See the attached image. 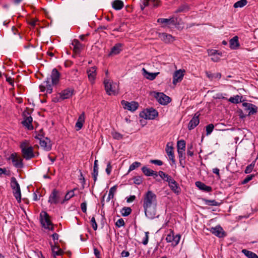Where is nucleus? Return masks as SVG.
Listing matches in <instances>:
<instances>
[{
  "instance_id": "59",
  "label": "nucleus",
  "mask_w": 258,
  "mask_h": 258,
  "mask_svg": "<svg viewBox=\"0 0 258 258\" xmlns=\"http://www.w3.org/2000/svg\"><path fill=\"white\" fill-rule=\"evenodd\" d=\"M5 76L6 78L7 82H8L12 86H14L13 79L11 77L8 76V75H5Z\"/></svg>"
},
{
  "instance_id": "18",
  "label": "nucleus",
  "mask_w": 258,
  "mask_h": 258,
  "mask_svg": "<svg viewBox=\"0 0 258 258\" xmlns=\"http://www.w3.org/2000/svg\"><path fill=\"white\" fill-rule=\"evenodd\" d=\"M37 138V137H36ZM39 144L40 146L45 150L48 151L51 149V144L50 141L47 138L45 139H39Z\"/></svg>"
},
{
  "instance_id": "7",
  "label": "nucleus",
  "mask_w": 258,
  "mask_h": 258,
  "mask_svg": "<svg viewBox=\"0 0 258 258\" xmlns=\"http://www.w3.org/2000/svg\"><path fill=\"white\" fill-rule=\"evenodd\" d=\"M62 196V193L56 189H53L51 194L50 195L48 202L51 204H57L61 203V199Z\"/></svg>"
},
{
  "instance_id": "52",
  "label": "nucleus",
  "mask_w": 258,
  "mask_h": 258,
  "mask_svg": "<svg viewBox=\"0 0 258 258\" xmlns=\"http://www.w3.org/2000/svg\"><path fill=\"white\" fill-rule=\"evenodd\" d=\"M254 177V175H247L241 182L242 184H244L250 181Z\"/></svg>"
},
{
  "instance_id": "4",
  "label": "nucleus",
  "mask_w": 258,
  "mask_h": 258,
  "mask_svg": "<svg viewBox=\"0 0 258 258\" xmlns=\"http://www.w3.org/2000/svg\"><path fill=\"white\" fill-rule=\"evenodd\" d=\"M21 148L23 157L26 160H30L35 157L33 148L32 146H28L27 142H23L21 144Z\"/></svg>"
},
{
  "instance_id": "37",
  "label": "nucleus",
  "mask_w": 258,
  "mask_h": 258,
  "mask_svg": "<svg viewBox=\"0 0 258 258\" xmlns=\"http://www.w3.org/2000/svg\"><path fill=\"white\" fill-rule=\"evenodd\" d=\"M116 189L117 185H114L110 188L108 196L107 198V202H109L111 199L114 198V195L116 191Z\"/></svg>"
},
{
  "instance_id": "61",
  "label": "nucleus",
  "mask_w": 258,
  "mask_h": 258,
  "mask_svg": "<svg viewBox=\"0 0 258 258\" xmlns=\"http://www.w3.org/2000/svg\"><path fill=\"white\" fill-rule=\"evenodd\" d=\"M81 208L84 213H86L87 211V203L84 202L81 204Z\"/></svg>"
},
{
  "instance_id": "28",
  "label": "nucleus",
  "mask_w": 258,
  "mask_h": 258,
  "mask_svg": "<svg viewBox=\"0 0 258 258\" xmlns=\"http://www.w3.org/2000/svg\"><path fill=\"white\" fill-rule=\"evenodd\" d=\"M196 186L201 190L206 192H210L212 191V187L210 186L206 185L205 183L201 181H197L196 182Z\"/></svg>"
},
{
  "instance_id": "50",
  "label": "nucleus",
  "mask_w": 258,
  "mask_h": 258,
  "mask_svg": "<svg viewBox=\"0 0 258 258\" xmlns=\"http://www.w3.org/2000/svg\"><path fill=\"white\" fill-rule=\"evenodd\" d=\"M254 164H255L254 162H253L250 165H248L245 169V173H250L254 168Z\"/></svg>"
},
{
  "instance_id": "62",
  "label": "nucleus",
  "mask_w": 258,
  "mask_h": 258,
  "mask_svg": "<svg viewBox=\"0 0 258 258\" xmlns=\"http://www.w3.org/2000/svg\"><path fill=\"white\" fill-rule=\"evenodd\" d=\"M111 166L110 162H109L107 165V168L106 169V172L108 175H109L111 171Z\"/></svg>"
},
{
  "instance_id": "16",
  "label": "nucleus",
  "mask_w": 258,
  "mask_h": 258,
  "mask_svg": "<svg viewBox=\"0 0 258 258\" xmlns=\"http://www.w3.org/2000/svg\"><path fill=\"white\" fill-rule=\"evenodd\" d=\"M74 92V90L73 89H66L59 93L60 98L61 100L69 99L73 96Z\"/></svg>"
},
{
  "instance_id": "58",
  "label": "nucleus",
  "mask_w": 258,
  "mask_h": 258,
  "mask_svg": "<svg viewBox=\"0 0 258 258\" xmlns=\"http://www.w3.org/2000/svg\"><path fill=\"white\" fill-rule=\"evenodd\" d=\"M159 0H150V4L153 5V7H157L160 5Z\"/></svg>"
},
{
  "instance_id": "40",
  "label": "nucleus",
  "mask_w": 258,
  "mask_h": 258,
  "mask_svg": "<svg viewBox=\"0 0 258 258\" xmlns=\"http://www.w3.org/2000/svg\"><path fill=\"white\" fill-rule=\"evenodd\" d=\"M186 143L185 141L181 140L178 141L177 143V150L179 151H185V150Z\"/></svg>"
},
{
  "instance_id": "34",
  "label": "nucleus",
  "mask_w": 258,
  "mask_h": 258,
  "mask_svg": "<svg viewBox=\"0 0 258 258\" xmlns=\"http://www.w3.org/2000/svg\"><path fill=\"white\" fill-rule=\"evenodd\" d=\"M206 75L210 81L213 80L214 79H220L221 77V74L219 73L212 74L207 71L206 72Z\"/></svg>"
},
{
  "instance_id": "60",
  "label": "nucleus",
  "mask_w": 258,
  "mask_h": 258,
  "mask_svg": "<svg viewBox=\"0 0 258 258\" xmlns=\"http://www.w3.org/2000/svg\"><path fill=\"white\" fill-rule=\"evenodd\" d=\"M142 182V178L140 176L136 177L134 178V183L136 184H140Z\"/></svg>"
},
{
  "instance_id": "53",
  "label": "nucleus",
  "mask_w": 258,
  "mask_h": 258,
  "mask_svg": "<svg viewBox=\"0 0 258 258\" xmlns=\"http://www.w3.org/2000/svg\"><path fill=\"white\" fill-rule=\"evenodd\" d=\"M91 225H92V228L94 230H96L97 229V224L96 222V220H95V217H93L92 218H91Z\"/></svg>"
},
{
  "instance_id": "43",
  "label": "nucleus",
  "mask_w": 258,
  "mask_h": 258,
  "mask_svg": "<svg viewBox=\"0 0 258 258\" xmlns=\"http://www.w3.org/2000/svg\"><path fill=\"white\" fill-rule=\"evenodd\" d=\"M131 212L132 209L130 207H123L121 211V215L123 216H127Z\"/></svg>"
},
{
  "instance_id": "63",
  "label": "nucleus",
  "mask_w": 258,
  "mask_h": 258,
  "mask_svg": "<svg viewBox=\"0 0 258 258\" xmlns=\"http://www.w3.org/2000/svg\"><path fill=\"white\" fill-rule=\"evenodd\" d=\"M151 162L152 163H153V164H156V165H158L159 166H161L163 164L162 161L161 160H151Z\"/></svg>"
},
{
  "instance_id": "6",
  "label": "nucleus",
  "mask_w": 258,
  "mask_h": 258,
  "mask_svg": "<svg viewBox=\"0 0 258 258\" xmlns=\"http://www.w3.org/2000/svg\"><path fill=\"white\" fill-rule=\"evenodd\" d=\"M40 216L42 226L51 231L54 230L53 226L50 220L48 214L45 212H42L40 214Z\"/></svg>"
},
{
  "instance_id": "36",
  "label": "nucleus",
  "mask_w": 258,
  "mask_h": 258,
  "mask_svg": "<svg viewBox=\"0 0 258 258\" xmlns=\"http://www.w3.org/2000/svg\"><path fill=\"white\" fill-rule=\"evenodd\" d=\"M242 252L248 258H258V256L255 253L247 249H242Z\"/></svg>"
},
{
  "instance_id": "1",
  "label": "nucleus",
  "mask_w": 258,
  "mask_h": 258,
  "mask_svg": "<svg viewBox=\"0 0 258 258\" xmlns=\"http://www.w3.org/2000/svg\"><path fill=\"white\" fill-rule=\"evenodd\" d=\"M60 79V74L56 69H53L51 72L50 78H47L43 84L40 85L39 88L41 92L46 91L47 93L52 92V86L58 84Z\"/></svg>"
},
{
  "instance_id": "22",
  "label": "nucleus",
  "mask_w": 258,
  "mask_h": 258,
  "mask_svg": "<svg viewBox=\"0 0 258 258\" xmlns=\"http://www.w3.org/2000/svg\"><path fill=\"white\" fill-rule=\"evenodd\" d=\"M85 112H83L79 116L77 121L75 124V127L77 131H79L82 128L83 124L85 122Z\"/></svg>"
},
{
  "instance_id": "41",
  "label": "nucleus",
  "mask_w": 258,
  "mask_h": 258,
  "mask_svg": "<svg viewBox=\"0 0 258 258\" xmlns=\"http://www.w3.org/2000/svg\"><path fill=\"white\" fill-rule=\"evenodd\" d=\"M205 204L206 205L209 206H218L220 205V203L217 202L216 201L213 200H204Z\"/></svg>"
},
{
  "instance_id": "49",
  "label": "nucleus",
  "mask_w": 258,
  "mask_h": 258,
  "mask_svg": "<svg viewBox=\"0 0 258 258\" xmlns=\"http://www.w3.org/2000/svg\"><path fill=\"white\" fill-rule=\"evenodd\" d=\"M214 128V126L213 124H210L206 126V134L207 135H210L213 132Z\"/></svg>"
},
{
  "instance_id": "25",
  "label": "nucleus",
  "mask_w": 258,
  "mask_h": 258,
  "mask_svg": "<svg viewBox=\"0 0 258 258\" xmlns=\"http://www.w3.org/2000/svg\"><path fill=\"white\" fill-rule=\"evenodd\" d=\"M96 67L94 66L89 68L87 71L89 80L92 82H93L96 78Z\"/></svg>"
},
{
  "instance_id": "55",
  "label": "nucleus",
  "mask_w": 258,
  "mask_h": 258,
  "mask_svg": "<svg viewBox=\"0 0 258 258\" xmlns=\"http://www.w3.org/2000/svg\"><path fill=\"white\" fill-rule=\"evenodd\" d=\"M184 151H181V150L179 151V150H178L177 153H178L179 159L182 160V159H185V155Z\"/></svg>"
},
{
  "instance_id": "14",
  "label": "nucleus",
  "mask_w": 258,
  "mask_h": 258,
  "mask_svg": "<svg viewBox=\"0 0 258 258\" xmlns=\"http://www.w3.org/2000/svg\"><path fill=\"white\" fill-rule=\"evenodd\" d=\"M121 104L124 109H127L131 111H135L139 106L138 103L135 101L129 102L124 100H122L121 101Z\"/></svg>"
},
{
  "instance_id": "33",
  "label": "nucleus",
  "mask_w": 258,
  "mask_h": 258,
  "mask_svg": "<svg viewBox=\"0 0 258 258\" xmlns=\"http://www.w3.org/2000/svg\"><path fill=\"white\" fill-rule=\"evenodd\" d=\"M77 189H78L77 188H75L73 189L68 191L65 195L64 200L61 202V203L63 204L64 203V201H68L72 198L74 197L75 196V191Z\"/></svg>"
},
{
  "instance_id": "15",
  "label": "nucleus",
  "mask_w": 258,
  "mask_h": 258,
  "mask_svg": "<svg viewBox=\"0 0 258 258\" xmlns=\"http://www.w3.org/2000/svg\"><path fill=\"white\" fill-rule=\"evenodd\" d=\"M184 70H179L174 73L172 82L174 85H176L177 83L180 82L182 81L184 76Z\"/></svg>"
},
{
  "instance_id": "39",
  "label": "nucleus",
  "mask_w": 258,
  "mask_h": 258,
  "mask_svg": "<svg viewBox=\"0 0 258 258\" xmlns=\"http://www.w3.org/2000/svg\"><path fill=\"white\" fill-rule=\"evenodd\" d=\"M158 23L161 24H174V20L173 18L170 19L159 18L157 20Z\"/></svg>"
},
{
  "instance_id": "38",
  "label": "nucleus",
  "mask_w": 258,
  "mask_h": 258,
  "mask_svg": "<svg viewBox=\"0 0 258 258\" xmlns=\"http://www.w3.org/2000/svg\"><path fill=\"white\" fill-rule=\"evenodd\" d=\"M159 175L161 178L168 182H170V181L173 179L170 175L166 174L162 171H159Z\"/></svg>"
},
{
  "instance_id": "20",
  "label": "nucleus",
  "mask_w": 258,
  "mask_h": 258,
  "mask_svg": "<svg viewBox=\"0 0 258 258\" xmlns=\"http://www.w3.org/2000/svg\"><path fill=\"white\" fill-rule=\"evenodd\" d=\"M200 114L198 113L195 114L192 119L190 120L188 124V128L189 130H191L196 127L199 123V117Z\"/></svg>"
},
{
  "instance_id": "9",
  "label": "nucleus",
  "mask_w": 258,
  "mask_h": 258,
  "mask_svg": "<svg viewBox=\"0 0 258 258\" xmlns=\"http://www.w3.org/2000/svg\"><path fill=\"white\" fill-rule=\"evenodd\" d=\"M146 216L150 219H153L157 216V206H148L143 207Z\"/></svg>"
},
{
  "instance_id": "44",
  "label": "nucleus",
  "mask_w": 258,
  "mask_h": 258,
  "mask_svg": "<svg viewBox=\"0 0 258 258\" xmlns=\"http://www.w3.org/2000/svg\"><path fill=\"white\" fill-rule=\"evenodd\" d=\"M143 172L145 175L148 176H152L153 173V170L148 168L146 166H144L142 168Z\"/></svg>"
},
{
  "instance_id": "5",
  "label": "nucleus",
  "mask_w": 258,
  "mask_h": 258,
  "mask_svg": "<svg viewBox=\"0 0 258 258\" xmlns=\"http://www.w3.org/2000/svg\"><path fill=\"white\" fill-rule=\"evenodd\" d=\"M11 186L13 190V195L18 203L21 201V193L20 185L15 177L11 180Z\"/></svg>"
},
{
  "instance_id": "48",
  "label": "nucleus",
  "mask_w": 258,
  "mask_h": 258,
  "mask_svg": "<svg viewBox=\"0 0 258 258\" xmlns=\"http://www.w3.org/2000/svg\"><path fill=\"white\" fill-rule=\"evenodd\" d=\"M141 164L140 162H134L133 163H132L129 168V171H132L136 169L137 168L140 167L141 166Z\"/></svg>"
},
{
  "instance_id": "64",
  "label": "nucleus",
  "mask_w": 258,
  "mask_h": 258,
  "mask_svg": "<svg viewBox=\"0 0 258 258\" xmlns=\"http://www.w3.org/2000/svg\"><path fill=\"white\" fill-rule=\"evenodd\" d=\"M136 199L135 196H130L128 198H127L126 202L127 203H131L133 202Z\"/></svg>"
},
{
  "instance_id": "31",
  "label": "nucleus",
  "mask_w": 258,
  "mask_h": 258,
  "mask_svg": "<svg viewBox=\"0 0 258 258\" xmlns=\"http://www.w3.org/2000/svg\"><path fill=\"white\" fill-rule=\"evenodd\" d=\"M122 44L121 43H117L115 44L111 49L109 53V55H116L118 54L121 50Z\"/></svg>"
},
{
  "instance_id": "10",
  "label": "nucleus",
  "mask_w": 258,
  "mask_h": 258,
  "mask_svg": "<svg viewBox=\"0 0 258 258\" xmlns=\"http://www.w3.org/2000/svg\"><path fill=\"white\" fill-rule=\"evenodd\" d=\"M180 235L177 234L174 235L173 231L170 230L169 233L167 235L166 240L167 242H172L174 246L177 245L180 239Z\"/></svg>"
},
{
  "instance_id": "54",
  "label": "nucleus",
  "mask_w": 258,
  "mask_h": 258,
  "mask_svg": "<svg viewBox=\"0 0 258 258\" xmlns=\"http://www.w3.org/2000/svg\"><path fill=\"white\" fill-rule=\"evenodd\" d=\"M208 53L209 55H211V56H215V55H216V54H217L221 55V53L218 52V51L216 50H213V49L208 50Z\"/></svg>"
},
{
  "instance_id": "45",
  "label": "nucleus",
  "mask_w": 258,
  "mask_h": 258,
  "mask_svg": "<svg viewBox=\"0 0 258 258\" xmlns=\"http://www.w3.org/2000/svg\"><path fill=\"white\" fill-rule=\"evenodd\" d=\"M194 146L192 143L187 145V154L189 156H192L194 155Z\"/></svg>"
},
{
  "instance_id": "42",
  "label": "nucleus",
  "mask_w": 258,
  "mask_h": 258,
  "mask_svg": "<svg viewBox=\"0 0 258 258\" xmlns=\"http://www.w3.org/2000/svg\"><path fill=\"white\" fill-rule=\"evenodd\" d=\"M247 4L246 0H240L236 2L233 7L235 8H242Z\"/></svg>"
},
{
  "instance_id": "13",
  "label": "nucleus",
  "mask_w": 258,
  "mask_h": 258,
  "mask_svg": "<svg viewBox=\"0 0 258 258\" xmlns=\"http://www.w3.org/2000/svg\"><path fill=\"white\" fill-rule=\"evenodd\" d=\"M13 162V165L18 168H21L23 166L22 158L18 156L16 153H12L9 157Z\"/></svg>"
},
{
  "instance_id": "26",
  "label": "nucleus",
  "mask_w": 258,
  "mask_h": 258,
  "mask_svg": "<svg viewBox=\"0 0 258 258\" xmlns=\"http://www.w3.org/2000/svg\"><path fill=\"white\" fill-rule=\"evenodd\" d=\"M168 185L174 192L177 194L180 192V187L178 186L177 183L173 179L168 182Z\"/></svg>"
},
{
  "instance_id": "51",
  "label": "nucleus",
  "mask_w": 258,
  "mask_h": 258,
  "mask_svg": "<svg viewBox=\"0 0 258 258\" xmlns=\"http://www.w3.org/2000/svg\"><path fill=\"white\" fill-rule=\"evenodd\" d=\"M150 4V0H143L141 4V8L143 10L146 7L148 6Z\"/></svg>"
},
{
  "instance_id": "8",
  "label": "nucleus",
  "mask_w": 258,
  "mask_h": 258,
  "mask_svg": "<svg viewBox=\"0 0 258 258\" xmlns=\"http://www.w3.org/2000/svg\"><path fill=\"white\" fill-rule=\"evenodd\" d=\"M158 112L155 109L151 108L141 112L140 116L145 119H154L158 116Z\"/></svg>"
},
{
  "instance_id": "47",
  "label": "nucleus",
  "mask_w": 258,
  "mask_h": 258,
  "mask_svg": "<svg viewBox=\"0 0 258 258\" xmlns=\"http://www.w3.org/2000/svg\"><path fill=\"white\" fill-rule=\"evenodd\" d=\"M111 135H112L113 138L115 140H119L122 139L123 138L122 135H121V134H120L118 132H116L115 131L112 132L111 133Z\"/></svg>"
},
{
  "instance_id": "12",
  "label": "nucleus",
  "mask_w": 258,
  "mask_h": 258,
  "mask_svg": "<svg viewBox=\"0 0 258 258\" xmlns=\"http://www.w3.org/2000/svg\"><path fill=\"white\" fill-rule=\"evenodd\" d=\"M155 98L158 102L163 105H166L171 102V98L163 93H155Z\"/></svg>"
},
{
  "instance_id": "27",
  "label": "nucleus",
  "mask_w": 258,
  "mask_h": 258,
  "mask_svg": "<svg viewBox=\"0 0 258 258\" xmlns=\"http://www.w3.org/2000/svg\"><path fill=\"white\" fill-rule=\"evenodd\" d=\"M230 47L232 49H236L239 46L238 37L237 36L233 37L229 41Z\"/></svg>"
},
{
  "instance_id": "56",
  "label": "nucleus",
  "mask_w": 258,
  "mask_h": 258,
  "mask_svg": "<svg viewBox=\"0 0 258 258\" xmlns=\"http://www.w3.org/2000/svg\"><path fill=\"white\" fill-rule=\"evenodd\" d=\"M115 225L118 227H120L124 225V220L122 219H119L116 222Z\"/></svg>"
},
{
  "instance_id": "57",
  "label": "nucleus",
  "mask_w": 258,
  "mask_h": 258,
  "mask_svg": "<svg viewBox=\"0 0 258 258\" xmlns=\"http://www.w3.org/2000/svg\"><path fill=\"white\" fill-rule=\"evenodd\" d=\"M149 232H145V237L144 238V239L142 241V243L144 244V245H146L147 244L148 242V240H149Z\"/></svg>"
},
{
  "instance_id": "29",
  "label": "nucleus",
  "mask_w": 258,
  "mask_h": 258,
  "mask_svg": "<svg viewBox=\"0 0 258 258\" xmlns=\"http://www.w3.org/2000/svg\"><path fill=\"white\" fill-rule=\"evenodd\" d=\"M51 250L52 254L54 257L56 256L61 255L63 253V250L60 249L58 245H51Z\"/></svg>"
},
{
  "instance_id": "17",
  "label": "nucleus",
  "mask_w": 258,
  "mask_h": 258,
  "mask_svg": "<svg viewBox=\"0 0 258 258\" xmlns=\"http://www.w3.org/2000/svg\"><path fill=\"white\" fill-rule=\"evenodd\" d=\"M71 48L75 53H79L83 48V45L77 39L73 40L71 44Z\"/></svg>"
},
{
  "instance_id": "24",
  "label": "nucleus",
  "mask_w": 258,
  "mask_h": 258,
  "mask_svg": "<svg viewBox=\"0 0 258 258\" xmlns=\"http://www.w3.org/2000/svg\"><path fill=\"white\" fill-rule=\"evenodd\" d=\"M243 105L246 107L245 109L248 111V115H252L255 114L257 109V107L252 104L244 103Z\"/></svg>"
},
{
  "instance_id": "35",
  "label": "nucleus",
  "mask_w": 258,
  "mask_h": 258,
  "mask_svg": "<svg viewBox=\"0 0 258 258\" xmlns=\"http://www.w3.org/2000/svg\"><path fill=\"white\" fill-rule=\"evenodd\" d=\"M98 160H95L94 164L93 167V177L94 182H96L97 179V176L98 175Z\"/></svg>"
},
{
  "instance_id": "11",
  "label": "nucleus",
  "mask_w": 258,
  "mask_h": 258,
  "mask_svg": "<svg viewBox=\"0 0 258 258\" xmlns=\"http://www.w3.org/2000/svg\"><path fill=\"white\" fill-rule=\"evenodd\" d=\"M24 120L22 122V124L27 128L28 130H31L33 128L32 125V117L28 112H24L23 113Z\"/></svg>"
},
{
  "instance_id": "3",
  "label": "nucleus",
  "mask_w": 258,
  "mask_h": 258,
  "mask_svg": "<svg viewBox=\"0 0 258 258\" xmlns=\"http://www.w3.org/2000/svg\"><path fill=\"white\" fill-rule=\"evenodd\" d=\"M104 84L105 86V89L108 95H115L118 93L119 86L117 83H114L112 81L106 79L104 81Z\"/></svg>"
},
{
  "instance_id": "19",
  "label": "nucleus",
  "mask_w": 258,
  "mask_h": 258,
  "mask_svg": "<svg viewBox=\"0 0 258 258\" xmlns=\"http://www.w3.org/2000/svg\"><path fill=\"white\" fill-rule=\"evenodd\" d=\"M158 37L162 41L166 43H172L175 40V38L173 36L166 33H159Z\"/></svg>"
},
{
  "instance_id": "23",
  "label": "nucleus",
  "mask_w": 258,
  "mask_h": 258,
  "mask_svg": "<svg viewBox=\"0 0 258 258\" xmlns=\"http://www.w3.org/2000/svg\"><path fill=\"white\" fill-rule=\"evenodd\" d=\"M166 152L170 160L172 161V163H174L175 161L173 153V148L170 143H168L166 145Z\"/></svg>"
},
{
  "instance_id": "32",
  "label": "nucleus",
  "mask_w": 258,
  "mask_h": 258,
  "mask_svg": "<svg viewBox=\"0 0 258 258\" xmlns=\"http://www.w3.org/2000/svg\"><path fill=\"white\" fill-rule=\"evenodd\" d=\"M143 71L144 72V76L147 79L150 80H153L155 79L157 75L159 74V73H148L145 69H143Z\"/></svg>"
},
{
  "instance_id": "30",
  "label": "nucleus",
  "mask_w": 258,
  "mask_h": 258,
  "mask_svg": "<svg viewBox=\"0 0 258 258\" xmlns=\"http://www.w3.org/2000/svg\"><path fill=\"white\" fill-rule=\"evenodd\" d=\"M112 7L115 10H120L124 7V3L121 0H115L112 2Z\"/></svg>"
},
{
  "instance_id": "21",
  "label": "nucleus",
  "mask_w": 258,
  "mask_h": 258,
  "mask_svg": "<svg viewBox=\"0 0 258 258\" xmlns=\"http://www.w3.org/2000/svg\"><path fill=\"white\" fill-rule=\"evenodd\" d=\"M210 231L216 236L220 238L225 236V232L223 228L220 226H217L215 227H212Z\"/></svg>"
},
{
  "instance_id": "46",
  "label": "nucleus",
  "mask_w": 258,
  "mask_h": 258,
  "mask_svg": "<svg viewBox=\"0 0 258 258\" xmlns=\"http://www.w3.org/2000/svg\"><path fill=\"white\" fill-rule=\"evenodd\" d=\"M241 97L239 95H236L234 97H231L229 98V101L233 103H238L241 102Z\"/></svg>"
},
{
  "instance_id": "2",
  "label": "nucleus",
  "mask_w": 258,
  "mask_h": 258,
  "mask_svg": "<svg viewBox=\"0 0 258 258\" xmlns=\"http://www.w3.org/2000/svg\"><path fill=\"white\" fill-rule=\"evenodd\" d=\"M143 207L157 206L156 195L151 190L147 191L143 197Z\"/></svg>"
}]
</instances>
